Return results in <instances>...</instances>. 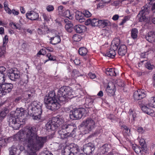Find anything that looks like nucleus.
<instances>
[{
	"label": "nucleus",
	"mask_w": 155,
	"mask_h": 155,
	"mask_svg": "<svg viewBox=\"0 0 155 155\" xmlns=\"http://www.w3.org/2000/svg\"><path fill=\"white\" fill-rule=\"evenodd\" d=\"M93 102V101L92 99L87 98L86 100L85 104L89 106H91V105H92Z\"/></svg>",
	"instance_id": "obj_44"
},
{
	"label": "nucleus",
	"mask_w": 155,
	"mask_h": 155,
	"mask_svg": "<svg viewBox=\"0 0 155 155\" xmlns=\"http://www.w3.org/2000/svg\"><path fill=\"white\" fill-rule=\"evenodd\" d=\"M41 115L37 114H34V115H32L34 119L38 120L40 119Z\"/></svg>",
	"instance_id": "obj_56"
},
{
	"label": "nucleus",
	"mask_w": 155,
	"mask_h": 155,
	"mask_svg": "<svg viewBox=\"0 0 155 155\" xmlns=\"http://www.w3.org/2000/svg\"><path fill=\"white\" fill-rule=\"evenodd\" d=\"M146 94L144 90H138L135 91L134 93L133 96L135 100H138L144 98Z\"/></svg>",
	"instance_id": "obj_15"
},
{
	"label": "nucleus",
	"mask_w": 155,
	"mask_h": 155,
	"mask_svg": "<svg viewBox=\"0 0 155 155\" xmlns=\"http://www.w3.org/2000/svg\"><path fill=\"white\" fill-rule=\"evenodd\" d=\"M50 40V43L54 45L59 43L61 41L60 36L57 35L54 37L51 38Z\"/></svg>",
	"instance_id": "obj_24"
},
{
	"label": "nucleus",
	"mask_w": 155,
	"mask_h": 155,
	"mask_svg": "<svg viewBox=\"0 0 155 155\" xmlns=\"http://www.w3.org/2000/svg\"><path fill=\"white\" fill-rule=\"evenodd\" d=\"M7 74L8 78L12 81H15L20 77L19 71L12 69L9 70Z\"/></svg>",
	"instance_id": "obj_14"
},
{
	"label": "nucleus",
	"mask_w": 155,
	"mask_h": 155,
	"mask_svg": "<svg viewBox=\"0 0 155 155\" xmlns=\"http://www.w3.org/2000/svg\"><path fill=\"white\" fill-rule=\"evenodd\" d=\"M10 155H19V150L14 146H12L9 150Z\"/></svg>",
	"instance_id": "obj_25"
},
{
	"label": "nucleus",
	"mask_w": 155,
	"mask_h": 155,
	"mask_svg": "<svg viewBox=\"0 0 155 155\" xmlns=\"http://www.w3.org/2000/svg\"><path fill=\"white\" fill-rule=\"evenodd\" d=\"M8 111L7 110L2 111L0 113V115L4 118L6 116V114L8 113Z\"/></svg>",
	"instance_id": "obj_51"
},
{
	"label": "nucleus",
	"mask_w": 155,
	"mask_h": 155,
	"mask_svg": "<svg viewBox=\"0 0 155 155\" xmlns=\"http://www.w3.org/2000/svg\"><path fill=\"white\" fill-rule=\"evenodd\" d=\"M84 15H85L87 17H89L91 15V13L89 12L88 11H85L84 14Z\"/></svg>",
	"instance_id": "obj_55"
},
{
	"label": "nucleus",
	"mask_w": 155,
	"mask_h": 155,
	"mask_svg": "<svg viewBox=\"0 0 155 155\" xmlns=\"http://www.w3.org/2000/svg\"><path fill=\"white\" fill-rule=\"evenodd\" d=\"M146 113L152 117H155V112L154 111L150 108L147 110Z\"/></svg>",
	"instance_id": "obj_39"
},
{
	"label": "nucleus",
	"mask_w": 155,
	"mask_h": 155,
	"mask_svg": "<svg viewBox=\"0 0 155 155\" xmlns=\"http://www.w3.org/2000/svg\"><path fill=\"white\" fill-rule=\"evenodd\" d=\"M26 113V110L22 107L17 109L15 114H11L9 117V125L15 130L19 129L21 126L25 123V115Z\"/></svg>",
	"instance_id": "obj_3"
},
{
	"label": "nucleus",
	"mask_w": 155,
	"mask_h": 155,
	"mask_svg": "<svg viewBox=\"0 0 155 155\" xmlns=\"http://www.w3.org/2000/svg\"><path fill=\"white\" fill-rule=\"evenodd\" d=\"M140 57L141 58H147L148 57V54L147 52L142 53L141 54Z\"/></svg>",
	"instance_id": "obj_57"
},
{
	"label": "nucleus",
	"mask_w": 155,
	"mask_h": 155,
	"mask_svg": "<svg viewBox=\"0 0 155 155\" xmlns=\"http://www.w3.org/2000/svg\"><path fill=\"white\" fill-rule=\"evenodd\" d=\"M81 125L85 128V133H88L94 129L96 126L95 120L91 117L87 118L82 122Z\"/></svg>",
	"instance_id": "obj_6"
},
{
	"label": "nucleus",
	"mask_w": 155,
	"mask_h": 155,
	"mask_svg": "<svg viewBox=\"0 0 155 155\" xmlns=\"http://www.w3.org/2000/svg\"><path fill=\"white\" fill-rule=\"evenodd\" d=\"M61 129L58 131L59 137L61 139H64L69 136L65 130L61 127Z\"/></svg>",
	"instance_id": "obj_23"
},
{
	"label": "nucleus",
	"mask_w": 155,
	"mask_h": 155,
	"mask_svg": "<svg viewBox=\"0 0 155 155\" xmlns=\"http://www.w3.org/2000/svg\"><path fill=\"white\" fill-rule=\"evenodd\" d=\"M12 13L14 15H17L19 14V12L18 11H16L15 9H13L11 10Z\"/></svg>",
	"instance_id": "obj_64"
},
{
	"label": "nucleus",
	"mask_w": 155,
	"mask_h": 155,
	"mask_svg": "<svg viewBox=\"0 0 155 155\" xmlns=\"http://www.w3.org/2000/svg\"><path fill=\"white\" fill-rule=\"evenodd\" d=\"M108 145L107 144H105L102 146L101 148V152L103 154H106L109 150L108 148Z\"/></svg>",
	"instance_id": "obj_29"
},
{
	"label": "nucleus",
	"mask_w": 155,
	"mask_h": 155,
	"mask_svg": "<svg viewBox=\"0 0 155 155\" xmlns=\"http://www.w3.org/2000/svg\"><path fill=\"white\" fill-rule=\"evenodd\" d=\"M79 54L83 56H85L87 53V49L84 47H81L79 48L78 51Z\"/></svg>",
	"instance_id": "obj_30"
},
{
	"label": "nucleus",
	"mask_w": 155,
	"mask_h": 155,
	"mask_svg": "<svg viewBox=\"0 0 155 155\" xmlns=\"http://www.w3.org/2000/svg\"><path fill=\"white\" fill-rule=\"evenodd\" d=\"M127 52V47L124 45H120L118 50V54L120 56H124Z\"/></svg>",
	"instance_id": "obj_19"
},
{
	"label": "nucleus",
	"mask_w": 155,
	"mask_h": 155,
	"mask_svg": "<svg viewBox=\"0 0 155 155\" xmlns=\"http://www.w3.org/2000/svg\"><path fill=\"white\" fill-rule=\"evenodd\" d=\"M81 151L89 155L95 150V146L93 143H89L84 145L83 147L81 148Z\"/></svg>",
	"instance_id": "obj_13"
},
{
	"label": "nucleus",
	"mask_w": 155,
	"mask_h": 155,
	"mask_svg": "<svg viewBox=\"0 0 155 155\" xmlns=\"http://www.w3.org/2000/svg\"><path fill=\"white\" fill-rule=\"evenodd\" d=\"M26 16L27 18L31 20H35L38 18L39 15L36 12L31 11L27 12L26 14Z\"/></svg>",
	"instance_id": "obj_17"
},
{
	"label": "nucleus",
	"mask_w": 155,
	"mask_h": 155,
	"mask_svg": "<svg viewBox=\"0 0 155 155\" xmlns=\"http://www.w3.org/2000/svg\"><path fill=\"white\" fill-rule=\"evenodd\" d=\"M138 31L137 29L135 28L132 29L131 31V36L134 39H135L137 37Z\"/></svg>",
	"instance_id": "obj_31"
},
{
	"label": "nucleus",
	"mask_w": 155,
	"mask_h": 155,
	"mask_svg": "<svg viewBox=\"0 0 155 155\" xmlns=\"http://www.w3.org/2000/svg\"><path fill=\"white\" fill-rule=\"evenodd\" d=\"M42 15L45 21H48L50 20L49 18L45 13H43Z\"/></svg>",
	"instance_id": "obj_54"
},
{
	"label": "nucleus",
	"mask_w": 155,
	"mask_h": 155,
	"mask_svg": "<svg viewBox=\"0 0 155 155\" xmlns=\"http://www.w3.org/2000/svg\"><path fill=\"white\" fill-rule=\"evenodd\" d=\"M4 8L5 10L9 14H12L11 10L8 7V4L7 2H5L4 3Z\"/></svg>",
	"instance_id": "obj_34"
},
{
	"label": "nucleus",
	"mask_w": 155,
	"mask_h": 155,
	"mask_svg": "<svg viewBox=\"0 0 155 155\" xmlns=\"http://www.w3.org/2000/svg\"><path fill=\"white\" fill-rule=\"evenodd\" d=\"M145 38L148 42H153L155 40V33L153 31H150L145 35Z\"/></svg>",
	"instance_id": "obj_18"
},
{
	"label": "nucleus",
	"mask_w": 155,
	"mask_h": 155,
	"mask_svg": "<svg viewBox=\"0 0 155 155\" xmlns=\"http://www.w3.org/2000/svg\"><path fill=\"white\" fill-rule=\"evenodd\" d=\"M129 114L130 116H132L134 119L136 117V114L132 110H130Z\"/></svg>",
	"instance_id": "obj_58"
},
{
	"label": "nucleus",
	"mask_w": 155,
	"mask_h": 155,
	"mask_svg": "<svg viewBox=\"0 0 155 155\" xmlns=\"http://www.w3.org/2000/svg\"><path fill=\"white\" fill-rule=\"evenodd\" d=\"M26 94H31L34 95L35 94V91H34L33 89L28 90V91H26L25 92Z\"/></svg>",
	"instance_id": "obj_59"
},
{
	"label": "nucleus",
	"mask_w": 155,
	"mask_h": 155,
	"mask_svg": "<svg viewBox=\"0 0 155 155\" xmlns=\"http://www.w3.org/2000/svg\"><path fill=\"white\" fill-rule=\"evenodd\" d=\"M64 120L61 116H58L53 117L51 120H49L46 124L47 130H54L59 126L62 125Z\"/></svg>",
	"instance_id": "obj_4"
},
{
	"label": "nucleus",
	"mask_w": 155,
	"mask_h": 155,
	"mask_svg": "<svg viewBox=\"0 0 155 155\" xmlns=\"http://www.w3.org/2000/svg\"><path fill=\"white\" fill-rule=\"evenodd\" d=\"M5 81H0V91L1 95L10 92L13 87V84L10 83L3 84Z\"/></svg>",
	"instance_id": "obj_8"
},
{
	"label": "nucleus",
	"mask_w": 155,
	"mask_h": 155,
	"mask_svg": "<svg viewBox=\"0 0 155 155\" xmlns=\"http://www.w3.org/2000/svg\"><path fill=\"white\" fill-rule=\"evenodd\" d=\"M81 36L77 34H75L72 37L73 40L74 41L77 42L81 40Z\"/></svg>",
	"instance_id": "obj_36"
},
{
	"label": "nucleus",
	"mask_w": 155,
	"mask_h": 155,
	"mask_svg": "<svg viewBox=\"0 0 155 155\" xmlns=\"http://www.w3.org/2000/svg\"><path fill=\"white\" fill-rule=\"evenodd\" d=\"M141 108L142 110L145 113L147 112V110L149 109V108L147 107L146 106L143 105L141 107Z\"/></svg>",
	"instance_id": "obj_49"
},
{
	"label": "nucleus",
	"mask_w": 155,
	"mask_h": 155,
	"mask_svg": "<svg viewBox=\"0 0 155 155\" xmlns=\"http://www.w3.org/2000/svg\"><path fill=\"white\" fill-rule=\"evenodd\" d=\"M62 15L65 16L67 18H68L69 19H71V16L70 15V11L68 10H66L64 11Z\"/></svg>",
	"instance_id": "obj_37"
},
{
	"label": "nucleus",
	"mask_w": 155,
	"mask_h": 155,
	"mask_svg": "<svg viewBox=\"0 0 155 155\" xmlns=\"http://www.w3.org/2000/svg\"><path fill=\"white\" fill-rule=\"evenodd\" d=\"M99 20L97 19L94 18L91 20V25L92 26H99Z\"/></svg>",
	"instance_id": "obj_35"
},
{
	"label": "nucleus",
	"mask_w": 155,
	"mask_h": 155,
	"mask_svg": "<svg viewBox=\"0 0 155 155\" xmlns=\"http://www.w3.org/2000/svg\"><path fill=\"white\" fill-rule=\"evenodd\" d=\"M74 29L76 32L81 33L84 31L86 29V27L84 25H76L74 27Z\"/></svg>",
	"instance_id": "obj_22"
},
{
	"label": "nucleus",
	"mask_w": 155,
	"mask_h": 155,
	"mask_svg": "<svg viewBox=\"0 0 155 155\" xmlns=\"http://www.w3.org/2000/svg\"><path fill=\"white\" fill-rule=\"evenodd\" d=\"M145 65L146 68L149 70H152L154 67V66L153 64H151L149 62H147L145 64Z\"/></svg>",
	"instance_id": "obj_38"
},
{
	"label": "nucleus",
	"mask_w": 155,
	"mask_h": 155,
	"mask_svg": "<svg viewBox=\"0 0 155 155\" xmlns=\"http://www.w3.org/2000/svg\"><path fill=\"white\" fill-rule=\"evenodd\" d=\"M10 25H11V26L13 28H15L16 29H19L20 28L18 24H15V23L12 22L10 23Z\"/></svg>",
	"instance_id": "obj_48"
},
{
	"label": "nucleus",
	"mask_w": 155,
	"mask_h": 155,
	"mask_svg": "<svg viewBox=\"0 0 155 155\" xmlns=\"http://www.w3.org/2000/svg\"><path fill=\"white\" fill-rule=\"evenodd\" d=\"M74 91L69 87L63 86L58 90V97L56 96L54 91H50L44 98L45 103L54 100L58 99L60 101L67 102L69 99H71L74 96Z\"/></svg>",
	"instance_id": "obj_2"
},
{
	"label": "nucleus",
	"mask_w": 155,
	"mask_h": 155,
	"mask_svg": "<svg viewBox=\"0 0 155 155\" xmlns=\"http://www.w3.org/2000/svg\"><path fill=\"white\" fill-rule=\"evenodd\" d=\"M121 127L126 130L125 132L126 133H129L130 131V130L129 129V128H128L127 126L124 125H123Z\"/></svg>",
	"instance_id": "obj_53"
},
{
	"label": "nucleus",
	"mask_w": 155,
	"mask_h": 155,
	"mask_svg": "<svg viewBox=\"0 0 155 155\" xmlns=\"http://www.w3.org/2000/svg\"><path fill=\"white\" fill-rule=\"evenodd\" d=\"M37 129L34 127L27 126L18 136L21 140L24 139V143L29 149L32 151L29 155H37L36 152L42 148L46 141L45 137H40L37 135Z\"/></svg>",
	"instance_id": "obj_1"
},
{
	"label": "nucleus",
	"mask_w": 155,
	"mask_h": 155,
	"mask_svg": "<svg viewBox=\"0 0 155 155\" xmlns=\"http://www.w3.org/2000/svg\"><path fill=\"white\" fill-rule=\"evenodd\" d=\"M73 24L70 22L67 23L65 25V28L67 31L71 32L73 29Z\"/></svg>",
	"instance_id": "obj_32"
},
{
	"label": "nucleus",
	"mask_w": 155,
	"mask_h": 155,
	"mask_svg": "<svg viewBox=\"0 0 155 155\" xmlns=\"http://www.w3.org/2000/svg\"><path fill=\"white\" fill-rule=\"evenodd\" d=\"M136 146V148L134 149V151L135 152L137 153H142V152L143 151L142 150V149L141 148V147H140L138 146Z\"/></svg>",
	"instance_id": "obj_42"
},
{
	"label": "nucleus",
	"mask_w": 155,
	"mask_h": 155,
	"mask_svg": "<svg viewBox=\"0 0 155 155\" xmlns=\"http://www.w3.org/2000/svg\"><path fill=\"white\" fill-rule=\"evenodd\" d=\"M88 75L91 79H94L96 77L95 74H94L92 73L91 72L89 73L88 74Z\"/></svg>",
	"instance_id": "obj_61"
},
{
	"label": "nucleus",
	"mask_w": 155,
	"mask_h": 155,
	"mask_svg": "<svg viewBox=\"0 0 155 155\" xmlns=\"http://www.w3.org/2000/svg\"><path fill=\"white\" fill-rule=\"evenodd\" d=\"M91 19H88L86 20L85 22V25H91Z\"/></svg>",
	"instance_id": "obj_63"
},
{
	"label": "nucleus",
	"mask_w": 155,
	"mask_h": 155,
	"mask_svg": "<svg viewBox=\"0 0 155 155\" xmlns=\"http://www.w3.org/2000/svg\"><path fill=\"white\" fill-rule=\"evenodd\" d=\"M25 97L28 99H32V98H33L34 96V95L31 94H28L25 93Z\"/></svg>",
	"instance_id": "obj_60"
},
{
	"label": "nucleus",
	"mask_w": 155,
	"mask_h": 155,
	"mask_svg": "<svg viewBox=\"0 0 155 155\" xmlns=\"http://www.w3.org/2000/svg\"><path fill=\"white\" fill-rule=\"evenodd\" d=\"M139 142L140 146H141L142 150L143 152H146L147 149V145L145 140L143 139H141L140 140Z\"/></svg>",
	"instance_id": "obj_28"
},
{
	"label": "nucleus",
	"mask_w": 155,
	"mask_h": 155,
	"mask_svg": "<svg viewBox=\"0 0 155 155\" xmlns=\"http://www.w3.org/2000/svg\"><path fill=\"white\" fill-rule=\"evenodd\" d=\"M99 26L100 28H104L107 26H111V23L107 20H99Z\"/></svg>",
	"instance_id": "obj_21"
},
{
	"label": "nucleus",
	"mask_w": 155,
	"mask_h": 155,
	"mask_svg": "<svg viewBox=\"0 0 155 155\" xmlns=\"http://www.w3.org/2000/svg\"><path fill=\"white\" fill-rule=\"evenodd\" d=\"M120 43L119 38H115L112 41L110 49L108 52L106 54V56L112 58H114L116 55L115 51L117 50Z\"/></svg>",
	"instance_id": "obj_5"
},
{
	"label": "nucleus",
	"mask_w": 155,
	"mask_h": 155,
	"mask_svg": "<svg viewBox=\"0 0 155 155\" xmlns=\"http://www.w3.org/2000/svg\"><path fill=\"white\" fill-rule=\"evenodd\" d=\"M28 82V75H26L24 76V78L21 80L20 83L27 84Z\"/></svg>",
	"instance_id": "obj_40"
},
{
	"label": "nucleus",
	"mask_w": 155,
	"mask_h": 155,
	"mask_svg": "<svg viewBox=\"0 0 155 155\" xmlns=\"http://www.w3.org/2000/svg\"><path fill=\"white\" fill-rule=\"evenodd\" d=\"M46 56L48 58V60L54 61L55 60V57L51 56L50 53L47 54Z\"/></svg>",
	"instance_id": "obj_47"
},
{
	"label": "nucleus",
	"mask_w": 155,
	"mask_h": 155,
	"mask_svg": "<svg viewBox=\"0 0 155 155\" xmlns=\"http://www.w3.org/2000/svg\"><path fill=\"white\" fill-rule=\"evenodd\" d=\"M59 101L65 103L64 102L60 101L58 99L54 100L51 102L45 103L46 107L50 110L55 111L59 109L60 107V105Z\"/></svg>",
	"instance_id": "obj_9"
},
{
	"label": "nucleus",
	"mask_w": 155,
	"mask_h": 155,
	"mask_svg": "<svg viewBox=\"0 0 155 155\" xmlns=\"http://www.w3.org/2000/svg\"><path fill=\"white\" fill-rule=\"evenodd\" d=\"M149 13V11L147 6L146 5L142 7L141 11L137 15L139 21L141 22L144 21L146 18V15H148Z\"/></svg>",
	"instance_id": "obj_12"
},
{
	"label": "nucleus",
	"mask_w": 155,
	"mask_h": 155,
	"mask_svg": "<svg viewBox=\"0 0 155 155\" xmlns=\"http://www.w3.org/2000/svg\"><path fill=\"white\" fill-rule=\"evenodd\" d=\"M42 109H41V110H39V109H35V110H32V113L31 114H29L30 115H34V114H37L38 115H41L42 113Z\"/></svg>",
	"instance_id": "obj_43"
},
{
	"label": "nucleus",
	"mask_w": 155,
	"mask_h": 155,
	"mask_svg": "<svg viewBox=\"0 0 155 155\" xmlns=\"http://www.w3.org/2000/svg\"><path fill=\"white\" fill-rule=\"evenodd\" d=\"M106 91L107 94L109 96H111L114 95L116 91L115 84L112 83H108Z\"/></svg>",
	"instance_id": "obj_16"
},
{
	"label": "nucleus",
	"mask_w": 155,
	"mask_h": 155,
	"mask_svg": "<svg viewBox=\"0 0 155 155\" xmlns=\"http://www.w3.org/2000/svg\"><path fill=\"white\" fill-rule=\"evenodd\" d=\"M62 128H63L66 131L68 135H73L75 132L77 127L75 124L71 123L70 124H64L61 126Z\"/></svg>",
	"instance_id": "obj_10"
},
{
	"label": "nucleus",
	"mask_w": 155,
	"mask_h": 155,
	"mask_svg": "<svg viewBox=\"0 0 155 155\" xmlns=\"http://www.w3.org/2000/svg\"><path fill=\"white\" fill-rule=\"evenodd\" d=\"M64 7L62 5L58 7V10L59 12V13L61 15H62L63 12L64 11Z\"/></svg>",
	"instance_id": "obj_46"
},
{
	"label": "nucleus",
	"mask_w": 155,
	"mask_h": 155,
	"mask_svg": "<svg viewBox=\"0 0 155 155\" xmlns=\"http://www.w3.org/2000/svg\"><path fill=\"white\" fill-rule=\"evenodd\" d=\"M6 70V68L4 66L0 67V81H5L4 72Z\"/></svg>",
	"instance_id": "obj_27"
},
{
	"label": "nucleus",
	"mask_w": 155,
	"mask_h": 155,
	"mask_svg": "<svg viewBox=\"0 0 155 155\" xmlns=\"http://www.w3.org/2000/svg\"><path fill=\"white\" fill-rule=\"evenodd\" d=\"M71 151L73 153L77 154L78 153L80 152L81 150H80L79 149V147L77 145L74 144V146L71 148Z\"/></svg>",
	"instance_id": "obj_33"
},
{
	"label": "nucleus",
	"mask_w": 155,
	"mask_h": 155,
	"mask_svg": "<svg viewBox=\"0 0 155 155\" xmlns=\"http://www.w3.org/2000/svg\"><path fill=\"white\" fill-rule=\"evenodd\" d=\"M46 9L48 12H50L53 11L54 9V8L52 5H49L47 7Z\"/></svg>",
	"instance_id": "obj_50"
},
{
	"label": "nucleus",
	"mask_w": 155,
	"mask_h": 155,
	"mask_svg": "<svg viewBox=\"0 0 155 155\" xmlns=\"http://www.w3.org/2000/svg\"><path fill=\"white\" fill-rule=\"evenodd\" d=\"M84 14L81 12L77 11L76 12V19L80 22L81 23L85 21L84 17Z\"/></svg>",
	"instance_id": "obj_20"
},
{
	"label": "nucleus",
	"mask_w": 155,
	"mask_h": 155,
	"mask_svg": "<svg viewBox=\"0 0 155 155\" xmlns=\"http://www.w3.org/2000/svg\"><path fill=\"white\" fill-rule=\"evenodd\" d=\"M5 49L4 47H0V57L2 56L5 52Z\"/></svg>",
	"instance_id": "obj_62"
},
{
	"label": "nucleus",
	"mask_w": 155,
	"mask_h": 155,
	"mask_svg": "<svg viewBox=\"0 0 155 155\" xmlns=\"http://www.w3.org/2000/svg\"><path fill=\"white\" fill-rule=\"evenodd\" d=\"M8 37L7 35H5L4 38L3 39V46L2 47H4V49H5V47L8 41Z\"/></svg>",
	"instance_id": "obj_41"
},
{
	"label": "nucleus",
	"mask_w": 155,
	"mask_h": 155,
	"mask_svg": "<svg viewBox=\"0 0 155 155\" xmlns=\"http://www.w3.org/2000/svg\"><path fill=\"white\" fill-rule=\"evenodd\" d=\"M86 113V112L84 108H80L72 111V114H70V117L72 120L79 119Z\"/></svg>",
	"instance_id": "obj_7"
},
{
	"label": "nucleus",
	"mask_w": 155,
	"mask_h": 155,
	"mask_svg": "<svg viewBox=\"0 0 155 155\" xmlns=\"http://www.w3.org/2000/svg\"><path fill=\"white\" fill-rule=\"evenodd\" d=\"M42 104L39 102L34 101L31 105H29L27 108L28 114H31L32 113V110H35V109H39V110H41L42 109Z\"/></svg>",
	"instance_id": "obj_11"
},
{
	"label": "nucleus",
	"mask_w": 155,
	"mask_h": 155,
	"mask_svg": "<svg viewBox=\"0 0 155 155\" xmlns=\"http://www.w3.org/2000/svg\"><path fill=\"white\" fill-rule=\"evenodd\" d=\"M46 54V50L45 49L42 48L37 53V56L38 55H44Z\"/></svg>",
	"instance_id": "obj_45"
},
{
	"label": "nucleus",
	"mask_w": 155,
	"mask_h": 155,
	"mask_svg": "<svg viewBox=\"0 0 155 155\" xmlns=\"http://www.w3.org/2000/svg\"><path fill=\"white\" fill-rule=\"evenodd\" d=\"M106 74L111 76H116V73L115 72V69L114 68H107L105 71Z\"/></svg>",
	"instance_id": "obj_26"
},
{
	"label": "nucleus",
	"mask_w": 155,
	"mask_h": 155,
	"mask_svg": "<svg viewBox=\"0 0 155 155\" xmlns=\"http://www.w3.org/2000/svg\"><path fill=\"white\" fill-rule=\"evenodd\" d=\"M129 20V18L128 17L125 16L124 19H123L122 21L120 23V25H123L127 21Z\"/></svg>",
	"instance_id": "obj_52"
}]
</instances>
